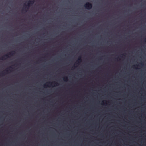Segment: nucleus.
<instances>
[{"label":"nucleus","instance_id":"1","mask_svg":"<svg viewBox=\"0 0 146 146\" xmlns=\"http://www.w3.org/2000/svg\"><path fill=\"white\" fill-rule=\"evenodd\" d=\"M15 53V51H11L9 52L7 54L5 55L4 56L1 57L0 58V60H5L6 58H5V57L8 58L9 57V55L10 56H12Z\"/></svg>","mask_w":146,"mask_h":146},{"label":"nucleus","instance_id":"2","mask_svg":"<svg viewBox=\"0 0 146 146\" xmlns=\"http://www.w3.org/2000/svg\"><path fill=\"white\" fill-rule=\"evenodd\" d=\"M48 84H50V86H52L53 85H54V86H57L59 84L58 83L55 81L53 82H47L45 84H44V87H48Z\"/></svg>","mask_w":146,"mask_h":146},{"label":"nucleus","instance_id":"3","mask_svg":"<svg viewBox=\"0 0 146 146\" xmlns=\"http://www.w3.org/2000/svg\"><path fill=\"white\" fill-rule=\"evenodd\" d=\"M34 2V0H30L28 1L27 5L25 4V9H28L30 6L33 5Z\"/></svg>","mask_w":146,"mask_h":146},{"label":"nucleus","instance_id":"4","mask_svg":"<svg viewBox=\"0 0 146 146\" xmlns=\"http://www.w3.org/2000/svg\"><path fill=\"white\" fill-rule=\"evenodd\" d=\"M84 7L86 9L89 10L92 7V5L89 2H87L84 5Z\"/></svg>","mask_w":146,"mask_h":146},{"label":"nucleus","instance_id":"5","mask_svg":"<svg viewBox=\"0 0 146 146\" xmlns=\"http://www.w3.org/2000/svg\"><path fill=\"white\" fill-rule=\"evenodd\" d=\"M82 61V59L81 58V56H79L78 59L76 61V64H79Z\"/></svg>","mask_w":146,"mask_h":146},{"label":"nucleus","instance_id":"6","mask_svg":"<svg viewBox=\"0 0 146 146\" xmlns=\"http://www.w3.org/2000/svg\"><path fill=\"white\" fill-rule=\"evenodd\" d=\"M63 79L64 81H67L68 80V78L67 77H64L63 78Z\"/></svg>","mask_w":146,"mask_h":146},{"label":"nucleus","instance_id":"7","mask_svg":"<svg viewBox=\"0 0 146 146\" xmlns=\"http://www.w3.org/2000/svg\"><path fill=\"white\" fill-rule=\"evenodd\" d=\"M74 68H76V66H74Z\"/></svg>","mask_w":146,"mask_h":146},{"label":"nucleus","instance_id":"8","mask_svg":"<svg viewBox=\"0 0 146 146\" xmlns=\"http://www.w3.org/2000/svg\"><path fill=\"white\" fill-rule=\"evenodd\" d=\"M9 68H12L11 67H10Z\"/></svg>","mask_w":146,"mask_h":146},{"label":"nucleus","instance_id":"9","mask_svg":"<svg viewBox=\"0 0 146 146\" xmlns=\"http://www.w3.org/2000/svg\"><path fill=\"white\" fill-rule=\"evenodd\" d=\"M4 74V73H2V74Z\"/></svg>","mask_w":146,"mask_h":146},{"label":"nucleus","instance_id":"10","mask_svg":"<svg viewBox=\"0 0 146 146\" xmlns=\"http://www.w3.org/2000/svg\"><path fill=\"white\" fill-rule=\"evenodd\" d=\"M123 56H125V55H124V54H123Z\"/></svg>","mask_w":146,"mask_h":146},{"label":"nucleus","instance_id":"11","mask_svg":"<svg viewBox=\"0 0 146 146\" xmlns=\"http://www.w3.org/2000/svg\"><path fill=\"white\" fill-rule=\"evenodd\" d=\"M136 66H139L138 65H136Z\"/></svg>","mask_w":146,"mask_h":146},{"label":"nucleus","instance_id":"12","mask_svg":"<svg viewBox=\"0 0 146 146\" xmlns=\"http://www.w3.org/2000/svg\"><path fill=\"white\" fill-rule=\"evenodd\" d=\"M145 42L146 41V38L145 39Z\"/></svg>","mask_w":146,"mask_h":146},{"label":"nucleus","instance_id":"13","mask_svg":"<svg viewBox=\"0 0 146 146\" xmlns=\"http://www.w3.org/2000/svg\"><path fill=\"white\" fill-rule=\"evenodd\" d=\"M5 71H7V72L8 71V70H5Z\"/></svg>","mask_w":146,"mask_h":146},{"label":"nucleus","instance_id":"14","mask_svg":"<svg viewBox=\"0 0 146 146\" xmlns=\"http://www.w3.org/2000/svg\"><path fill=\"white\" fill-rule=\"evenodd\" d=\"M118 58H117V60H118Z\"/></svg>","mask_w":146,"mask_h":146},{"label":"nucleus","instance_id":"15","mask_svg":"<svg viewBox=\"0 0 146 146\" xmlns=\"http://www.w3.org/2000/svg\"><path fill=\"white\" fill-rule=\"evenodd\" d=\"M133 66L135 67V66Z\"/></svg>","mask_w":146,"mask_h":146}]
</instances>
